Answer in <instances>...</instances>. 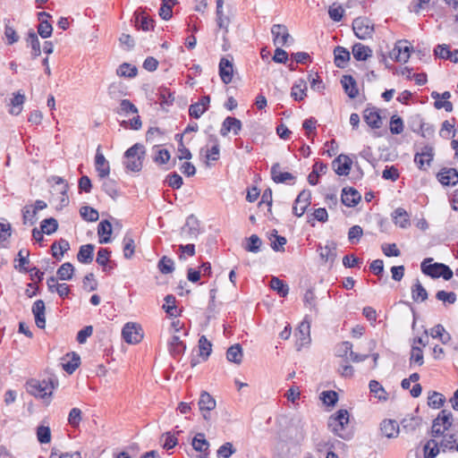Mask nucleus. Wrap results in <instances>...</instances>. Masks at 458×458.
I'll return each instance as SVG.
<instances>
[{"label": "nucleus", "instance_id": "obj_11", "mask_svg": "<svg viewBox=\"0 0 458 458\" xmlns=\"http://www.w3.org/2000/svg\"><path fill=\"white\" fill-rule=\"evenodd\" d=\"M271 178L276 183H287L291 181V184L294 183L295 176L288 172L281 171V165L279 163H275L271 167Z\"/></svg>", "mask_w": 458, "mask_h": 458}, {"label": "nucleus", "instance_id": "obj_41", "mask_svg": "<svg viewBox=\"0 0 458 458\" xmlns=\"http://www.w3.org/2000/svg\"><path fill=\"white\" fill-rule=\"evenodd\" d=\"M27 42L32 49V58H37L41 54L40 43L37 34L33 30H30L27 37Z\"/></svg>", "mask_w": 458, "mask_h": 458}, {"label": "nucleus", "instance_id": "obj_40", "mask_svg": "<svg viewBox=\"0 0 458 458\" xmlns=\"http://www.w3.org/2000/svg\"><path fill=\"white\" fill-rule=\"evenodd\" d=\"M177 3V0H162L161 7L159 9V16L168 21L173 16V6Z\"/></svg>", "mask_w": 458, "mask_h": 458}, {"label": "nucleus", "instance_id": "obj_56", "mask_svg": "<svg viewBox=\"0 0 458 458\" xmlns=\"http://www.w3.org/2000/svg\"><path fill=\"white\" fill-rule=\"evenodd\" d=\"M413 363L418 366H422L424 363L422 349L416 345H412L411 350L410 364Z\"/></svg>", "mask_w": 458, "mask_h": 458}, {"label": "nucleus", "instance_id": "obj_37", "mask_svg": "<svg viewBox=\"0 0 458 458\" xmlns=\"http://www.w3.org/2000/svg\"><path fill=\"white\" fill-rule=\"evenodd\" d=\"M138 70L137 67L131 65L128 63H123L118 66L116 69V74L119 77L124 78H134L137 75Z\"/></svg>", "mask_w": 458, "mask_h": 458}, {"label": "nucleus", "instance_id": "obj_42", "mask_svg": "<svg viewBox=\"0 0 458 458\" xmlns=\"http://www.w3.org/2000/svg\"><path fill=\"white\" fill-rule=\"evenodd\" d=\"M143 13V11L142 14H138L137 12L135 13L136 27L144 31H148L154 28V21L148 18V16L144 15Z\"/></svg>", "mask_w": 458, "mask_h": 458}, {"label": "nucleus", "instance_id": "obj_46", "mask_svg": "<svg viewBox=\"0 0 458 458\" xmlns=\"http://www.w3.org/2000/svg\"><path fill=\"white\" fill-rule=\"evenodd\" d=\"M199 348L200 357L204 360H208L212 352V344L205 335L200 336L199 339Z\"/></svg>", "mask_w": 458, "mask_h": 458}, {"label": "nucleus", "instance_id": "obj_18", "mask_svg": "<svg viewBox=\"0 0 458 458\" xmlns=\"http://www.w3.org/2000/svg\"><path fill=\"white\" fill-rule=\"evenodd\" d=\"M233 63L227 58L223 57L219 62V76L225 84H229L233 80Z\"/></svg>", "mask_w": 458, "mask_h": 458}, {"label": "nucleus", "instance_id": "obj_61", "mask_svg": "<svg viewBox=\"0 0 458 458\" xmlns=\"http://www.w3.org/2000/svg\"><path fill=\"white\" fill-rule=\"evenodd\" d=\"M165 304H164L163 309L170 317H176V306H175V297L172 294H168L165 297Z\"/></svg>", "mask_w": 458, "mask_h": 458}, {"label": "nucleus", "instance_id": "obj_29", "mask_svg": "<svg viewBox=\"0 0 458 458\" xmlns=\"http://www.w3.org/2000/svg\"><path fill=\"white\" fill-rule=\"evenodd\" d=\"M352 55L357 61H366L372 55L369 47L356 43L352 46Z\"/></svg>", "mask_w": 458, "mask_h": 458}, {"label": "nucleus", "instance_id": "obj_5", "mask_svg": "<svg viewBox=\"0 0 458 458\" xmlns=\"http://www.w3.org/2000/svg\"><path fill=\"white\" fill-rule=\"evenodd\" d=\"M352 30L360 39L371 38L374 33V23L368 18L358 17L352 21Z\"/></svg>", "mask_w": 458, "mask_h": 458}, {"label": "nucleus", "instance_id": "obj_15", "mask_svg": "<svg viewBox=\"0 0 458 458\" xmlns=\"http://www.w3.org/2000/svg\"><path fill=\"white\" fill-rule=\"evenodd\" d=\"M241 130L242 122L235 117L228 116L224 120L222 123L220 134L223 137H225L231 131H233L234 135H238Z\"/></svg>", "mask_w": 458, "mask_h": 458}, {"label": "nucleus", "instance_id": "obj_43", "mask_svg": "<svg viewBox=\"0 0 458 458\" xmlns=\"http://www.w3.org/2000/svg\"><path fill=\"white\" fill-rule=\"evenodd\" d=\"M71 355L72 359L62 364L63 369L68 374H72L81 363V358L77 353L72 352ZM66 357H70V353Z\"/></svg>", "mask_w": 458, "mask_h": 458}, {"label": "nucleus", "instance_id": "obj_44", "mask_svg": "<svg viewBox=\"0 0 458 458\" xmlns=\"http://www.w3.org/2000/svg\"><path fill=\"white\" fill-rule=\"evenodd\" d=\"M101 179L103 180L102 190L112 199H115L118 193L116 182L108 176Z\"/></svg>", "mask_w": 458, "mask_h": 458}, {"label": "nucleus", "instance_id": "obj_36", "mask_svg": "<svg viewBox=\"0 0 458 458\" xmlns=\"http://www.w3.org/2000/svg\"><path fill=\"white\" fill-rule=\"evenodd\" d=\"M269 285L270 288L276 292L281 297H285L289 293V286L276 276L271 278Z\"/></svg>", "mask_w": 458, "mask_h": 458}, {"label": "nucleus", "instance_id": "obj_1", "mask_svg": "<svg viewBox=\"0 0 458 458\" xmlns=\"http://www.w3.org/2000/svg\"><path fill=\"white\" fill-rule=\"evenodd\" d=\"M349 423V412L347 410H339L331 415L327 421L328 428L339 437L349 440L352 433L345 430V426Z\"/></svg>", "mask_w": 458, "mask_h": 458}, {"label": "nucleus", "instance_id": "obj_47", "mask_svg": "<svg viewBox=\"0 0 458 458\" xmlns=\"http://www.w3.org/2000/svg\"><path fill=\"white\" fill-rule=\"evenodd\" d=\"M192 446L197 452L203 453L208 449L209 444L203 433H198L192 439Z\"/></svg>", "mask_w": 458, "mask_h": 458}, {"label": "nucleus", "instance_id": "obj_45", "mask_svg": "<svg viewBox=\"0 0 458 458\" xmlns=\"http://www.w3.org/2000/svg\"><path fill=\"white\" fill-rule=\"evenodd\" d=\"M137 114L138 108L129 99H123L120 102L119 107L116 110V114L119 115H127L129 114Z\"/></svg>", "mask_w": 458, "mask_h": 458}, {"label": "nucleus", "instance_id": "obj_25", "mask_svg": "<svg viewBox=\"0 0 458 458\" xmlns=\"http://www.w3.org/2000/svg\"><path fill=\"white\" fill-rule=\"evenodd\" d=\"M380 430L388 438H394L398 436L399 426L395 420H385L380 425Z\"/></svg>", "mask_w": 458, "mask_h": 458}, {"label": "nucleus", "instance_id": "obj_3", "mask_svg": "<svg viewBox=\"0 0 458 458\" xmlns=\"http://www.w3.org/2000/svg\"><path fill=\"white\" fill-rule=\"evenodd\" d=\"M430 261H432V259L428 258L421 263V270L425 275L432 278L443 277L445 280H450L453 277L454 273L447 265L443 263L426 265L427 262Z\"/></svg>", "mask_w": 458, "mask_h": 458}, {"label": "nucleus", "instance_id": "obj_24", "mask_svg": "<svg viewBox=\"0 0 458 458\" xmlns=\"http://www.w3.org/2000/svg\"><path fill=\"white\" fill-rule=\"evenodd\" d=\"M198 405L201 412H210L216 408V403L211 394H209L206 391H202L199 396Z\"/></svg>", "mask_w": 458, "mask_h": 458}, {"label": "nucleus", "instance_id": "obj_38", "mask_svg": "<svg viewBox=\"0 0 458 458\" xmlns=\"http://www.w3.org/2000/svg\"><path fill=\"white\" fill-rule=\"evenodd\" d=\"M411 296L414 301H424L428 299V293L419 279L416 280L415 284L411 287Z\"/></svg>", "mask_w": 458, "mask_h": 458}, {"label": "nucleus", "instance_id": "obj_35", "mask_svg": "<svg viewBox=\"0 0 458 458\" xmlns=\"http://www.w3.org/2000/svg\"><path fill=\"white\" fill-rule=\"evenodd\" d=\"M269 240L271 241V248L275 251H284V246L286 244V238L277 234V231L274 229L269 236Z\"/></svg>", "mask_w": 458, "mask_h": 458}, {"label": "nucleus", "instance_id": "obj_6", "mask_svg": "<svg viewBox=\"0 0 458 458\" xmlns=\"http://www.w3.org/2000/svg\"><path fill=\"white\" fill-rule=\"evenodd\" d=\"M53 389L54 383L52 381L47 382L46 380L31 379L27 383L28 393L36 397L45 398L47 395H51Z\"/></svg>", "mask_w": 458, "mask_h": 458}, {"label": "nucleus", "instance_id": "obj_7", "mask_svg": "<svg viewBox=\"0 0 458 458\" xmlns=\"http://www.w3.org/2000/svg\"><path fill=\"white\" fill-rule=\"evenodd\" d=\"M271 34L275 46L285 47L293 42L287 27L284 24H274L271 28Z\"/></svg>", "mask_w": 458, "mask_h": 458}, {"label": "nucleus", "instance_id": "obj_33", "mask_svg": "<svg viewBox=\"0 0 458 458\" xmlns=\"http://www.w3.org/2000/svg\"><path fill=\"white\" fill-rule=\"evenodd\" d=\"M320 258L324 259L325 261H331L334 262V260L336 258V243L334 242H327V244L322 248L320 247Z\"/></svg>", "mask_w": 458, "mask_h": 458}, {"label": "nucleus", "instance_id": "obj_34", "mask_svg": "<svg viewBox=\"0 0 458 458\" xmlns=\"http://www.w3.org/2000/svg\"><path fill=\"white\" fill-rule=\"evenodd\" d=\"M307 86L303 80H299L292 87L291 96L296 101H301L306 97Z\"/></svg>", "mask_w": 458, "mask_h": 458}, {"label": "nucleus", "instance_id": "obj_2", "mask_svg": "<svg viewBox=\"0 0 458 458\" xmlns=\"http://www.w3.org/2000/svg\"><path fill=\"white\" fill-rule=\"evenodd\" d=\"M145 154V148L140 143H136L129 148L124 153L126 168L131 172H140L142 168Z\"/></svg>", "mask_w": 458, "mask_h": 458}, {"label": "nucleus", "instance_id": "obj_55", "mask_svg": "<svg viewBox=\"0 0 458 458\" xmlns=\"http://www.w3.org/2000/svg\"><path fill=\"white\" fill-rule=\"evenodd\" d=\"M157 267L162 274H170L174 270V263L172 259L163 256L158 261Z\"/></svg>", "mask_w": 458, "mask_h": 458}, {"label": "nucleus", "instance_id": "obj_30", "mask_svg": "<svg viewBox=\"0 0 458 458\" xmlns=\"http://www.w3.org/2000/svg\"><path fill=\"white\" fill-rule=\"evenodd\" d=\"M392 217L394 223L402 228H407L410 225L409 215L406 210L402 208H396L393 212Z\"/></svg>", "mask_w": 458, "mask_h": 458}, {"label": "nucleus", "instance_id": "obj_57", "mask_svg": "<svg viewBox=\"0 0 458 458\" xmlns=\"http://www.w3.org/2000/svg\"><path fill=\"white\" fill-rule=\"evenodd\" d=\"M369 390L371 393L375 394V396L378 398L379 400H386V392L384 389V387L381 386V384L377 380H371L369 382Z\"/></svg>", "mask_w": 458, "mask_h": 458}, {"label": "nucleus", "instance_id": "obj_59", "mask_svg": "<svg viewBox=\"0 0 458 458\" xmlns=\"http://www.w3.org/2000/svg\"><path fill=\"white\" fill-rule=\"evenodd\" d=\"M30 251L27 249H21L18 252L19 266L15 267L20 272H28V268L25 265L29 264Z\"/></svg>", "mask_w": 458, "mask_h": 458}, {"label": "nucleus", "instance_id": "obj_16", "mask_svg": "<svg viewBox=\"0 0 458 458\" xmlns=\"http://www.w3.org/2000/svg\"><path fill=\"white\" fill-rule=\"evenodd\" d=\"M363 118L366 123L373 129H379L382 126L381 116L375 107H367L363 112Z\"/></svg>", "mask_w": 458, "mask_h": 458}, {"label": "nucleus", "instance_id": "obj_63", "mask_svg": "<svg viewBox=\"0 0 458 458\" xmlns=\"http://www.w3.org/2000/svg\"><path fill=\"white\" fill-rule=\"evenodd\" d=\"M403 121L397 115H393L390 119V131L392 134H400L403 131Z\"/></svg>", "mask_w": 458, "mask_h": 458}, {"label": "nucleus", "instance_id": "obj_53", "mask_svg": "<svg viewBox=\"0 0 458 458\" xmlns=\"http://www.w3.org/2000/svg\"><path fill=\"white\" fill-rule=\"evenodd\" d=\"M439 454L438 444L436 440L430 439L424 445V458H436Z\"/></svg>", "mask_w": 458, "mask_h": 458}, {"label": "nucleus", "instance_id": "obj_22", "mask_svg": "<svg viewBox=\"0 0 458 458\" xmlns=\"http://www.w3.org/2000/svg\"><path fill=\"white\" fill-rule=\"evenodd\" d=\"M182 234L187 240H192L197 237L198 220L194 217V216L191 215L187 218L185 225L182 228Z\"/></svg>", "mask_w": 458, "mask_h": 458}, {"label": "nucleus", "instance_id": "obj_60", "mask_svg": "<svg viewBox=\"0 0 458 458\" xmlns=\"http://www.w3.org/2000/svg\"><path fill=\"white\" fill-rule=\"evenodd\" d=\"M135 244L134 240L129 236L125 235L123 238V256L125 259H131L134 254Z\"/></svg>", "mask_w": 458, "mask_h": 458}, {"label": "nucleus", "instance_id": "obj_48", "mask_svg": "<svg viewBox=\"0 0 458 458\" xmlns=\"http://www.w3.org/2000/svg\"><path fill=\"white\" fill-rule=\"evenodd\" d=\"M261 244V239L257 234H251L247 239V244L245 245L244 249L249 252L257 253L260 250Z\"/></svg>", "mask_w": 458, "mask_h": 458}, {"label": "nucleus", "instance_id": "obj_21", "mask_svg": "<svg viewBox=\"0 0 458 458\" xmlns=\"http://www.w3.org/2000/svg\"><path fill=\"white\" fill-rule=\"evenodd\" d=\"M341 83L344 92L350 98H355L359 95L357 82L352 75H344Z\"/></svg>", "mask_w": 458, "mask_h": 458}, {"label": "nucleus", "instance_id": "obj_50", "mask_svg": "<svg viewBox=\"0 0 458 458\" xmlns=\"http://www.w3.org/2000/svg\"><path fill=\"white\" fill-rule=\"evenodd\" d=\"M445 402V396L436 391H433L430 393V394L428 397V404L429 407L434 409H438L444 405Z\"/></svg>", "mask_w": 458, "mask_h": 458}, {"label": "nucleus", "instance_id": "obj_13", "mask_svg": "<svg viewBox=\"0 0 458 458\" xmlns=\"http://www.w3.org/2000/svg\"><path fill=\"white\" fill-rule=\"evenodd\" d=\"M438 181L445 186L456 185L458 183V171L455 168H443L437 174Z\"/></svg>", "mask_w": 458, "mask_h": 458}, {"label": "nucleus", "instance_id": "obj_62", "mask_svg": "<svg viewBox=\"0 0 458 458\" xmlns=\"http://www.w3.org/2000/svg\"><path fill=\"white\" fill-rule=\"evenodd\" d=\"M37 437L39 443L47 444L51 441V431L49 427L39 426L37 428Z\"/></svg>", "mask_w": 458, "mask_h": 458}, {"label": "nucleus", "instance_id": "obj_23", "mask_svg": "<svg viewBox=\"0 0 458 458\" xmlns=\"http://www.w3.org/2000/svg\"><path fill=\"white\" fill-rule=\"evenodd\" d=\"M94 249L95 246L90 243L81 245L77 253L78 261L81 264H90L94 258Z\"/></svg>", "mask_w": 458, "mask_h": 458}, {"label": "nucleus", "instance_id": "obj_52", "mask_svg": "<svg viewBox=\"0 0 458 458\" xmlns=\"http://www.w3.org/2000/svg\"><path fill=\"white\" fill-rule=\"evenodd\" d=\"M80 215L84 220L89 222H96L98 220L99 216L98 212L95 208L89 206L81 207L80 208Z\"/></svg>", "mask_w": 458, "mask_h": 458}, {"label": "nucleus", "instance_id": "obj_19", "mask_svg": "<svg viewBox=\"0 0 458 458\" xmlns=\"http://www.w3.org/2000/svg\"><path fill=\"white\" fill-rule=\"evenodd\" d=\"M100 147L98 148L95 157L96 171L99 178H106L110 174V166L104 155L100 152Z\"/></svg>", "mask_w": 458, "mask_h": 458}, {"label": "nucleus", "instance_id": "obj_26", "mask_svg": "<svg viewBox=\"0 0 458 458\" xmlns=\"http://www.w3.org/2000/svg\"><path fill=\"white\" fill-rule=\"evenodd\" d=\"M70 250V243L67 240L61 238L51 245L52 256L57 260H61L64 254Z\"/></svg>", "mask_w": 458, "mask_h": 458}, {"label": "nucleus", "instance_id": "obj_39", "mask_svg": "<svg viewBox=\"0 0 458 458\" xmlns=\"http://www.w3.org/2000/svg\"><path fill=\"white\" fill-rule=\"evenodd\" d=\"M74 273V267L70 262H65L57 269V277L62 281L71 280Z\"/></svg>", "mask_w": 458, "mask_h": 458}, {"label": "nucleus", "instance_id": "obj_64", "mask_svg": "<svg viewBox=\"0 0 458 458\" xmlns=\"http://www.w3.org/2000/svg\"><path fill=\"white\" fill-rule=\"evenodd\" d=\"M320 399L327 406H334L338 401V394L335 391H324L321 393Z\"/></svg>", "mask_w": 458, "mask_h": 458}, {"label": "nucleus", "instance_id": "obj_54", "mask_svg": "<svg viewBox=\"0 0 458 458\" xmlns=\"http://www.w3.org/2000/svg\"><path fill=\"white\" fill-rule=\"evenodd\" d=\"M41 230L46 234H52L56 232L58 228L57 220L54 217L46 218L41 222Z\"/></svg>", "mask_w": 458, "mask_h": 458}, {"label": "nucleus", "instance_id": "obj_28", "mask_svg": "<svg viewBox=\"0 0 458 458\" xmlns=\"http://www.w3.org/2000/svg\"><path fill=\"white\" fill-rule=\"evenodd\" d=\"M335 64L338 68H344L350 60V52L344 47H336L334 50Z\"/></svg>", "mask_w": 458, "mask_h": 458}, {"label": "nucleus", "instance_id": "obj_58", "mask_svg": "<svg viewBox=\"0 0 458 458\" xmlns=\"http://www.w3.org/2000/svg\"><path fill=\"white\" fill-rule=\"evenodd\" d=\"M24 100H25V96L21 94V93H17L13 96V98L11 99V104H12V109L10 110V113L12 114H19L21 111V106L24 103Z\"/></svg>", "mask_w": 458, "mask_h": 458}, {"label": "nucleus", "instance_id": "obj_8", "mask_svg": "<svg viewBox=\"0 0 458 458\" xmlns=\"http://www.w3.org/2000/svg\"><path fill=\"white\" fill-rule=\"evenodd\" d=\"M434 158V148L431 146H424L420 152H417L414 156V163L420 170L426 171Z\"/></svg>", "mask_w": 458, "mask_h": 458}, {"label": "nucleus", "instance_id": "obj_51", "mask_svg": "<svg viewBox=\"0 0 458 458\" xmlns=\"http://www.w3.org/2000/svg\"><path fill=\"white\" fill-rule=\"evenodd\" d=\"M157 96L161 106L171 105L174 100L173 93L166 88H159Z\"/></svg>", "mask_w": 458, "mask_h": 458}, {"label": "nucleus", "instance_id": "obj_31", "mask_svg": "<svg viewBox=\"0 0 458 458\" xmlns=\"http://www.w3.org/2000/svg\"><path fill=\"white\" fill-rule=\"evenodd\" d=\"M242 349L240 344L230 346L226 351V359L230 362L240 364L242 360Z\"/></svg>", "mask_w": 458, "mask_h": 458}, {"label": "nucleus", "instance_id": "obj_10", "mask_svg": "<svg viewBox=\"0 0 458 458\" xmlns=\"http://www.w3.org/2000/svg\"><path fill=\"white\" fill-rule=\"evenodd\" d=\"M140 331L141 328L136 324L127 323L122 330V335L126 343L134 344L140 343L143 337Z\"/></svg>", "mask_w": 458, "mask_h": 458}, {"label": "nucleus", "instance_id": "obj_49", "mask_svg": "<svg viewBox=\"0 0 458 458\" xmlns=\"http://www.w3.org/2000/svg\"><path fill=\"white\" fill-rule=\"evenodd\" d=\"M111 250L107 248H100L98 251L97 263L102 267L103 271H106L108 267Z\"/></svg>", "mask_w": 458, "mask_h": 458}, {"label": "nucleus", "instance_id": "obj_9", "mask_svg": "<svg viewBox=\"0 0 458 458\" xmlns=\"http://www.w3.org/2000/svg\"><path fill=\"white\" fill-rule=\"evenodd\" d=\"M311 192L308 190L301 191L297 196L293 207V214L301 216L310 205Z\"/></svg>", "mask_w": 458, "mask_h": 458}, {"label": "nucleus", "instance_id": "obj_14", "mask_svg": "<svg viewBox=\"0 0 458 458\" xmlns=\"http://www.w3.org/2000/svg\"><path fill=\"white\" fill-rule=\"evenodd\" d=\"M352 160L348 156L339 155L332 163L335 172L338 175H348L352 166Z\"/></svg>", "mask_w": 458, "mask_h": 458}, {"label": "nucleus", "instance_id": "obj_4", "mask_svg": "<svg viewBox=\"0 0 458 458\" xmlns=\"http://www.w3.org/2000/svg\"><path fill=\"white\" fill-rule=\"evenodd\" d=\"M453 424L452 412L446 410H442L437 417L433 420L431 428V435L434 437H440L445 430H448Z\"/></svg>", "mask_w": 458, "mask_h": 458}, {"label": "nucleus", "instance_id": "obj_27", "mask_svg": "<svg viewBox=\"0 0 458 458\" xmlns=\"http://www.w3.org/2000/svg\"><path fill=\"white\" fill-rule=\"evenodd\" d=\"M98 234L99 236V243L104 244L111 242L112 225L108 220H103L98 224Z\"/></svg>", "mask_w": 458, "mask_h": 458}, {"label": "nucleus", "instance_id": "obj_12", "mask_svg": "<svg viewBox=\"0 0 458 458\" xmlns=\"http://www.w3.org/2000/svg\"><path fill=\"white\" fill-rule=\"evenodd\" d=\"M295 335L297 337L299 349L310 343V324L307 320V317L299 325Z\"/></svg>", "mask_w": 458, "mask_h": 458}, {"label": "nucleus", "instance_id": "obj_17", "mask_svg": "<svg viewBox=\"0 0 458 458\" xmlns=\"http://www.w3.org/2000/svg\"><path fill=\"white\" fill-rule=\"evenodd\" d=\"M361 199V195L354 188H344L342 191V202L347 207H355Z\"/></svg>", "mask_w": 458, "mask_h": 458}, {"label": "nucleus", "instance_id": "obj_32", "mask_svg": "<svg viewBox=\"0 0 458 458\" xmlns=\"http://www.w3.org/2000/svg\"><path fill=\"white\" fill-rule=\"evenodd\" d=\"M209 141L213 143L210 148H207L205 150V157L207 160L216 161L219 159L220 148L218 140L216 136L211 135Z\"/></svg>", "mask_w": 458, "mask_h": 458}, {"label": "nucleus", "instance_id": "obj_20", "mask_svg": "<svg viewBox=\"0 0 458 458\" xmlns=\"http://www.w3.org/2000/svg\"><path fill=\"white\" fill-rule=\"evenodd\" d=\"M45 303L42 300H38L32 306V313L35 317V323L38 328H45L46 317H45Z\"/></svg>", "mask_w": 458, "mask_h": 458}]
</instances>
